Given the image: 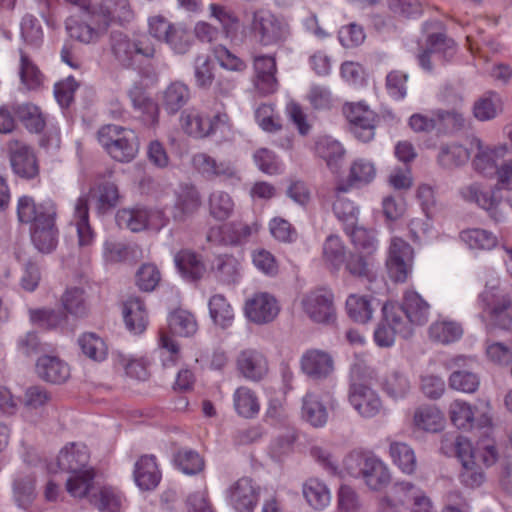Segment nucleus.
Here are the masks:
<instances>
[{"instance_id": "obj_1", "label": "nucleus", "mask_w": 512, "mask_h": 512, "mask_svg": "<svg viewBox=\"0 0 512 512\" xmlns=\"http://www.w3.org/2000/svg\"><path fill=\"white\" fill-rule=\"evenodd\" d=\"M507 153L506 143L482 149V175H491L495 179L490 195L482 200V209L486 210L495 222L504 218L501 209L503 191L512 192V159H504Z\"/></svg>"}, {"instance_id": "obj_2", "label": "nucleus", "mask_w": 512, "mask_h": 512, "mask_svg": "<svg viewBox=\"0 0 512 512\" xmlns=\"http://www.w3.org/2000/svg\"><path fill=\"white\" fill-rule=\"evenodd\" d=\"M97 141L110 158L121 163L134 160L140 149L136 132L116 124L100 127L97 131Z\"/></svg>"}, {"instance_id": "obj_3", "label": "nucleus", "mask_w": 512, "mask_h": 512, "mask_svg": "<svg viewBox=\"0 0 512 512\" xmlns=\"http://www.w3.org/2000/svg\"><path fill=\"white\" fill-rule=\"evenodd\" d=\"M180 127L192 138L203 139L229 127L227 113L211 107L193 108L180 116Z\"/></svg>"}, {"instance_id": "obj_4", "label": "nucleus", "mask_w": 512, "mask_h": 512, "mask_svg": "<svg viewBox=\"0 0 512 512\" xmlns=\"http://www.w3.org/2000/svg\"><path fill=\"white\" fill-rule=\"evenodd\" d=\"M110 52L114 60L124 67H132L137 57L151 58L155 54V46L147 35L116 34L111 37Z\"/></svg>"}, {"instance_id": "obj_5", "label": "nucleus", "mask_w": 512, "mask_h": 512, "mask_svg": "<svg viewBox=\"0 0 512 512\" xmlns=\"http://www.w3.org/2000/svg\"><path fill=\"white\" fill-rule=\"evenodd\" d=\"M116 219L119 226L132 232L145 230L159 232L169 223V217L162 208H123L117 212Z\"/></svg>"}, {"instance_id": "obj_6", "label": "nucleus", "mask_w": 512, "mask_h": 512, "mask_svg": "<svg viewBox=\"0 0 512 512\" xmlns=\"http://www.w3.org/2000/svg\"><path fill=\"white\" fill-rule=\"evenodd\" d=\"M342 114L348 121L353 135L361 142L374 139L379 123V115L364 101H348L342 106Z\"/></svg>"}, {"instance_id": "obj_7", "label": "nucleus", "mask_w": 512, "mask_h": 512, "mask_svg": "<svg viewBox=\"0 0 512 512\" xmlns=\"http://www.w3.org/2000/svg\"><path fill=\"white\" fill-rule=\"evenodd\" d=\"M148 33L158 41L170 46L176 53H185L191 46L189 32L174 23H171L162 15L148 18Z\"/></svg>"}, {"instance_id": "obj_8", "label": "nucleus", "mask_w": 512, "mask_h": 512, "mask_svg": "<svg viewBox=\"0 0 512 512\" xmlns=\"http://www.w3.org/2000/svg\"><path fill=\"white\" fill-rule=\"evenodd\" d=\"M301 308L316 323L329 324L336 319L335 296L327 287H318L305 294Z\"/></svg>"}, {"instance_id": "obj_9", "label": "nucleus", "mask_w": 512, "mask_h": 512, "mask_svg": "<svg viewBox=\"0 0 512 512\" xmlns=\"http://www.w3.org/2000/svg\"><path fill=\"white\" fill-rule=\"evenodd\" d=\"M8 156L13 173L19 178L31 180L39 176L38 157L30 146L18 139L7 142Z\"/></svg>"}, {"instance_id": "obj_10", "label": "nucleus", "mask_w": 512, "mask_h": 512, "mask_svg": "<svg viewBox=\"0 0 512 512\" xmlns=\"http://www.w3.org/2000/svg\"><path fill=\"white\" fill-rule=\"evenodd\" d=\"M134 18L129 0H102L93 13L94 24L99 31H106L111 24L126 25Z\"/></svg>"}, {"instance_id": "obj_11", "label": "nucleus", "mask_w": 512, "mask_h": 512, "mask_svg": "<svg viewBox=\"0 0 512 512\" xmlns=\"http://www.w3.org/2000/svg\"><path fill=\"white\" fill-rule=\"evenodd\" d=\"M277 71L275 56L259 55L253 58V85L260 95H271L278 90Z\"/></svg>"}, {"instance_id": "obj_12", "label": "nucleus", "mask_w": 512, "mask_h": 512, "mask_svg": "<svg viewBox=\"0 0 512 512\" xmlns=\"http://www.w3.org/2000/svg\"><path fill=\"white\" fill-rule=\"evenodd\" d=\"M235 367L238 374L250 382H260L269 373L267 357L253 349L241 351L235 360Z\"/></svg>"}, {"instance_id": "obj_13", "label": "nucleus", "mask_w": 512, "mask_h": 512, "mask_svg": "<svg viewBox=\"0 0 512 512\" xmlns=\"http://www.w3.org/2000/svg\"><path fill=\"white\" fill-rule=\"evenodd\" d=\"M280 311L276 298L267 292L254 293L244 304V314L252 322L263 324L275 319Z\"/></svg>"}, {"instance_id": "obj_14", "label": "nucleus", "mask_w": 512, "mask_h": 512, "mask_svg": "<svg viewBox=\"0 0 512 512\" xmlns=\"http://www.w3.org/2000/svg\"><path fill=\"white\" fill-rule=\"evenodd\" d=\"M41 222L33 225L31 239L36 248L44 253L52 251L57 244V207H47Z\"/></svg>"}, {"instance_id": "obj_15", "label": "nucleus", "mask_w": 512, "mask_h": 512, "mask_svg": "<svg viewBox=\"0 0 512 512\" xmlns=\"http://www.w3.org/2000/svg\"><path fill=\"white\" fill-rule=\"evenodd\" d=\"M301 371L309 378L324 379L334 370V359L330 353L320 349L307 350L300 359Z\"/></svg>"}, {"instance_id": "obj_16", "label": "nucleus", "mask_w": 512, "mask_h": 512, "mask_svg": "<svg viewBox=\"0 0 512 512\" xmlns=\"http://www.w3.org/2000/svg\"><path fill=\"white\" fill-rule=\"evenodd\" d=\"M349 399L354 409L364 418L375 417L383 409L379 395L362 383H356L351 387Z\"/></svg>"}, {"instance_id": "obj_17", "label": "nucleus", "mask_w": 512, "mask_h": 512, "mask_svg": "<svg viewBox=\"0 0 512 512\" xmlns=\"http://www.w3.org/2000/svg\"><path fill=\"white\" fill-rule=\"evenodd\" d=\"M37 376L45 382L61 384L70 378L69 365L56 355H42L35 364Z\"/></svg>"}, {"instance_id": "obj_18", "label": "nucleus", "mask_w": 512, "mask_h": 512, "mask_svg": "<svg viewBox=\"0 0 512 512\" xmlns=\"http://www.w3.org/2000/svg\"><path fill=\"white\" fill-rule=\"evenodd\" d=\"M254 37L263 45L272 44L283 37L282 24L277 18L264 11L254 13L251 24Z\"/></svg>"}, {"instance_id": "obj_19", "label": "nucleus", "mask_w": 512, "mask_h": 512, "mask_svg": "<svg viewBox=\"0 0 512 512\" xmlns=\"http://www.w3.org/2000/svg\"><path fill=\"white\" fill-rule=\"evenodd\" d=\"M133 478L135 484L143 491L155 489L162 478V473L153 455L140 456L133 469Z\"/></svg>"}, {"instance_id": "obj_20", "label": "nucleus", "mask_w": 512, "mask_h": 512, "mask_svg": "<svg viewBox=\"0 0 512 512\" xmlns=\"http://www.w3.org/2000/svg\"><path fill=\"white\" fill-rule=\"evenodd\" d=\"M259 488L250 478L237 480L230 488V501L239 512H251L257 505Z\"/></svg>"}, {"instance_id": "obj_21", "label": "nucleus", "mask_w": 512, "mask_h": 512, "mask_svg": "<svg viewBox=\"0 0 512 512\" xmlns=\"http://www.w3.org/2000/svg\"><path fill=\"white\" fill-rule=\"evenodd\" d=\"M376 247L373 244L364 247V250L350 253L344 261L346 272L355 279H371L374 268Z\"/></svg>"}, {"instance_id": "obj_22", "label": "nucleus", "mask_w": 512, "mask_h": 512, "mask_svg": "<svg viewBox=\"0 0 512 512\" xmlns=\"http://www.w3.org/2000/svg\"><path fill=\"white\" fill-rule=\"evenodd\" d=\"M175 266L180 275L187 281L198 282L207 272L202 257L190 249H182L174 256Z\"/></svg>"}, {"instance_id": "obj_23", "label": "nucleus", "mask_w": 512, "mask_h": 512, "mask_svg": "<svg viewBox=\"0 0 512 512\" xmlns=\"http://www.w3.org/2000/svg\"><path fill=\"white\" fill-rule=\"evenodd\" d=\"M360 473L365 484L371 490H382L391 481V473L389 468L383 461L378 458H363Z\"/></svg>"}, {"instance_id": "obj_24", "label": "nucleus", "mask_w": 512, "mask_h": 512, "mask_svg": "<svg viewBox=\"0 0 512 512\" xmlns=\"http://www.w3.org/2000/svg\"><path fill=\"white\" fill-rule=\"evenodd\" d=\"M345 312L351 321L367 324L374 317V298L371 295L351 293L345 300Z\"/></svg>"}, {"instance_id": "obj_25", "label": "nucleus", "mask_w": 512, "mask_h": 512, "mask_svg": "<svg viewBox=\"0 0 512 512\" xmlns=\"http://www.w3.org/2000/svg\"><path fill=\"white\" fill-rule=\"evenodd\" d=\"M445 416L434 405H423L415 409L412 417L413 428L427 433H437L445 427Z\"/></svg>"}, {"instance_id": "obj_26", "label": "nucleus", "mask_w": 512, "mask_h": 512, "mask_svg": "<svg viewBox=\"0 0 512 512\" xmlns=\"http://www.w3.org/2000/svg\"><path fill=\"white\" fill-rule=\"evenodd\" d=\"M90 453L84 444L69 443L61 449L57 464L61 470L73 472L89 466Z\"/></svg>"}, {"instance_id": "obj_27", "label": "nucleus", "mask_w": 512, "mask_h": 512, "mask_svg": "<svg viewBox=\"0 0 512 512\" xmlns=\"http://www.w3.org/2000/svg\"><path fill=\"white\" fill-rule=\"evenodd\" d=\"M409 125L414 132H430L439 125V130L444 132L455 130L459 126V119L456 114L442 113L438 115V119L429 118L426 115L416 113L409 119Z\"/></svg>"}, {"instance_id": "obj_28", "label": "nucleus", "mask_w": 512, "mask_h": 512, "mask_svg": "<svg viewBox=\"0 0 512 512\" xmlns=\"http://www.w3.org/2000/svg\"><path fill=\"white\" fill-rule=\"evenodd\" d=\"M233 407L239 417L252 419L260 412L261 401L255 390L240 386L233 393Z\"/></svg>"}, {"instance_id": "obj_29", "label": "nucleus", "mask_w": 512, "mask_h": 512, "mask_svg": "<svg viewBox=\"0 0 512 512\" xmlns=\"http://www.w3.org/2000/svg\"><path fill=\"white\" fill-rule=\"evenodd\" d=\"M123 318L131 332H144L148 324V315L143 301L138 297L128 298L123 303Z\"/></svg>"}, {"instance_id": "obj_30", "label": "nucleus", "mask_w": 512, "mask_h": 512, "mask_svg": "<svg viewBox=\"0 0 512 512\" xmlns=\"http://www.w3.org/2000/svg\"><path fill=\"white\" fill-rule=\"evenodd\" d=\"M376 176V169L372 162L365 159L355 160L349 170V175L345 182L340 183L336 191L338 193L347 192L354 186L364 185L371 182Z\"/></svg>"}, {"instance_id": "obj_31", "label": "nucleus", "mask_w": 512, "mask_h": 512, "mask_svg": "<svg viewBox=\"0 0 512 512\" xmlns=\"http://www.w3.org/2000/svg\"><path fill=\"white\" fill-rule=\"evenodd\" d=\"M95 477L96 470L90 465L70 472L65 484L66 490L74 498H83L92 490Z\"/></svg>"}, {"instance_id": "obj_32", "label": "nucleus", "mask_w": 512, "mask_h": 512, "mask_svg": "<svg viewBox=\"0 0 512 512\" xmlns=\"http://www.w3.org/2000/svg\"><path fill=\"white\" fill-rule=\"evenodd\" d=\"M489 305V331L494 328L510 329L512 327V299L507 295H501Z\"/></svg>"}, {"instance_id": "obj_33", "label": "nucleus", "mask_w": 512, "mask_h": 512, "mask_svg": "<svg viewBox=\"0 0 512 512\" xmlns=\"http://www.w3.org/2000/svg\"><path fill=\"white\" fill-rule=\"evenodd\" d=\"M302 419L313 427H322L328 421V410L321 397L308 393L302 402Z\"/></svg>"}, {"instance_id": "obj_34", "label": "nucleus", "mask_w": 512, "mask_h": 512, "mask_svg": "<svg viewBox=\"0 0 512 512\" xmlns=\"http://www.w3.org/2000/svg\"><path fill=\"white\" fill-rule=\"evenodd\" d=\"M74 219L80 246L90 245L94 239V233L89 223V197L80 196L75 203Z\"/></svg>"}, {"instance_id": "obj_35", "label": "nucleus", "mask_w": 512, "mask_h": 512, "mask_svg": "<svg viewBox=\"0 0 512 512\" xmlns=\"http://www.w3.org/2000/svg\"><path fill=\"white\" fill-rule=\"evenodd\" d=\"M14 113L20 123L30 133H41L46 127V117L39 106L26 102L18 105Z\"/></svg>"}, {"instance_id": "obj_36", "label": "nucleus", "mask_w": 512, "mask_h": 512, "mask_svg": "<svg viewBox=\"0 0 512 512\" xmlns=\"http://www.w3.org/2000/svg\"><path fill=\"white\" fill-rule=\"evenodd\" d=\"M392 463L406 475H413L417 470V457L414 449L405 442H393L389 446Z\"/></svg>"}, {"instance_id": "obj_37", "label": "nucleus", "mask_w": 512, "mask_h": 512, "mask_svg": "<svg viewBox=\"0 0 512 512\" xmlns=\"http://www.w3.org/2000/svg\"><path fill=\"white\" fill-rule=\"evenodd\" d=\"M302 493L308 504L313 509L322 510L330 504V489L326 483L319 478H309L303 484Z\"/></svg>"}, {"instance_id": "obj_38", "label": "nucleus", "mask_w": 512, "mask_h": 512, "mask_svg": "<svg viewBox=\"0 0 512 512\" xmlns=\"http://www.w3.org/2000/svg\"><path fill=\"white\" fill-rule=\"evenodd\" d=\"M401 307L407 320L412 324L420 325L428 319L429 305L414 291L405 292Z\"/></svg>"}, {"instance_id": "obj_39", "label": "nucleus", "mask_w": 512, "mask_h": 512, "mask_svg": "<svg viewBox=\"0 0 512 512\" xmlns=\"http://www.w3.org/2000/svg\"><path fill=\"white\" fill-rule=\"evenodd\" d=\"M47 207H56V204L50 200L37 204L32 197L24 195L17 202L18 219L22 223L35 225L45 218L42 214Z\"/></svg>"}, {"instance_id": "obj_40", "label": "nucleus", "mask_w": 512, "mask_h": 512, "mask_svg": "<svg viewBox=\"0 0 512 512\" xmlns=\"http://www.w3.org/2000/svg\"><path fill=\"white\" fill-rule=\"evenodd\" d=\"M209 315L213 323L221 328L230 326L235 319V310L228 299L221 295H213L208 301Z\"/></svg>"}, {"instance_id": "obj_41", "label": "nucleus", "mask_w": 512, "mask_h": 512, "mask_svg": "<svg viewBox=\"0 0 512 512\" xmlns=\"http://www.w3.org/2000/svg\"><path fill=\"white\" fill-rule=\"evenodd\" d=\"M211 272L223 283H234L240 275V262L231 254H220L214 259Z\"/></svg>"}, {"instance_id": "obj_42", "label": "nucleus", "mask_w": 512, "mask_h": 512, "mask_svg": "<svg viewBox=\"0 0 512 512\" xmlns=\"http://www.w3.org/2000/svg\"><path fill=\"white\" fill-rule=\"evenodd\" d=\"M168 325L174 336L190 337L198 330L195 316L188 310L176 309L169 314Z\"/></svg>"}, {"instance_id": "obj_43", "label": "nucleus", "mask_w": 512, "mask_h": 512, "mask_svg": "<svg viewBox=\"0 0 512 512\" xmlns=\"http://www.w3.org/2000/svg\"><path fill=\"white\" fill-rule=\"evenodd\" d=\"M456 454L463 467V475L473 477L477 474L478 450L470 440L460 437L456 442Z\"/></svg>"}, {"instance_id": "obj_44", "label": "nucleus", "mask_w": 512, "mask_h": 512, "mask_svg": "<svg viewBox=\"0 0 512 512\" xmlns=\"http://www.w3.org/2000/svg\"><path fill=\"white\" fill-rule=\"evenodd\" d=\"M258 126L267 133H276L283 128L282 119L272 103H262L255 111Z\"/></svg>"}, {"instance_id": "obj_45", "label": "nucleus", "mask_w": 512, "mask_h": 512, "mask_svg": "<svg viewBox=\"0 0 512 512\" xmlns=\"http://www.w3.org/2000/svg\"><path fill=\"white\" fill-rule=\"evenodd\" d=\"M19 76L22 85L28 90H37L44 83L42 72L25 53L20 56Z\"/></svg>"}, {"instance_id": "obj_46", "label": "nucleus", "mask_w": 512, "mask_h": 512, "mask_svg": "<svg viewBox=\"0 0 512 512\" xmlns=\"http://www.w3.org/2000/svg\"><path fill=\"white\" fill-rule=\"evenodd\" d=\"M61 303L64 311L74 317L81 318L88 314L83 289L77 287L67 289L61 297Z\"/></svg>"}, {"instance_id": "obj_47", "label": "nucleus", "mask_w": 512, "mask_h": 512, "mask_svg": "<svg viewBox=\"0 0 512 512\" xmlns=\"http://www.w3.org/2000/svg\"><path fill=\"white\" fill-rule=\"evenodd\" d=\"M189 98L188 87L181 82H173L165 89L162 100L165 109L175 113L188 102Z\"/></svg>"}, {"instance_id": "obj_48", "label": "nucleus", "mask_w": 512, "mask_h": 512, "mask_svg": "<svg viewBox=\"0 0 512 512\" xmlns=\"http://www.w3.org/2000/svg\"><path fill=\"white\" fill-rule=\"evenodd\" d=\"M81 351L93 361H103L108 355L106 342L95 333H84L79 338Z\"/></svg>"}, {"instance_id": "obj_49", "label": "nucleus", "mask_w": 512, "mask_h": 512, "mask_svg": "<svg viewBox=\"0 0 512 512\" xmlns=\"http://www.w3.org/2000/svg\"><path fill=\"white\" fill-rule=\"evenodd\" d=\"M209 11L210 16L218 21L227 37L236 34L240 26V20L232 10L223 5L212 3L209 5Z\"/></svg>"}, {"instance_id": "obj_50", "label": "nucleus", "mask_w": 512, "mask_h": 512, "mask_svg": "<svg viewBox=\"0 0 512 512\" xmlns=\"http://www.w3.org/2000/svg\"><path fill=\"white\" fill-rule=\"evenodd\" d=\"M318 155L330 168H338L345 156V149L336 140L322 139L316 145Z\"/></svg>"}, {"instance_id": "obj_51", "label": "nucleus", "mask_w": 512, "mask_h": 512, "mask_svg": "<svg viewBox=\"0 0 512 512\" xmlns=\"http://www.w3.org/2000/svg\"><path fill=\"white\" fill-rule=\"evenodd\" d=\"M213 56L219 66L227 71L243 73L247 69L246 61L224 45L216 46L213 49Z\"/></svg>"}, {"instance_id": "obj_52", "label": "nucleus", "mask_w": 512, "mask_h": 512, "mask_svg": "<svg viewBox=\"0 0 512 512\" xmlns=\"http://www.w3.org/2000/svg\"><path fill=\"white\" fill-rule=\"evenodd\" d=\"M470 159V149L457 144L443 146L438 154V162L444 167H456Z\"/></svg>"}, {"instance_id": "obj_53", "label": "nucleus", "mask_w": 512, "mask_h": 512, "mask_svg": "<svg viewBox=\"0 0 512 512\" xmlns=\"http://www.w3.org/2000/svg\"><path fill=\"white\" fill-rule=\"evenodd\" d=\"M451 422L459 429L468 430L474 426L475 411L473 408L461 401H454L449 408Z\"/></svg>"}, {"instance_id": "obj_54", "label": "nucleus", "mask_w": 512, "mask_h": 512, "mask_svg": "<svg viewBox=\"0 0 512 512\" xmlns=\"http://www.w3.org/2000/svg\"><path fill=\"white\" fill-rule=\"evenodd\" d=\"M430 335L436 342L448 344L458 340L462 335V330L454 322L438 321L431 326Z\"/></svg>"}, {"instance_id": "obj_55", "label": "nucleus", "mask_w": 512, "mask_h": 512, "mask_svg": "<svg viewBox=\"0 0 512 512\" xmlns=\"http://www.w3.org/2000/svg\"><path fill=\"white\" fill-rule=\"evenodd\" d=\"M174 462L177 468L187 475L200 473L205 466L203 458L191 450L179 451Z\"/></svg>"}, {"instance_id": "obj_56", "label": "nucleus", "mask_w": 512, "mask_h": 512, "mask_svg": "<svg viewBox=\"0 0 512 512\" xmlns=\"http://www.w3.org/2000/svg\"><path fill=\"white\" fill-rule=\"evenodd\" d=\"M28 314L29 320L33 325L44 328L46 330L56 329L62 323L61 315L53 309H30Z\"/></svg>"}, {"instance_id": "obj_57", "label": "nucleus", "mask_w": 512, "mask_h": 512, "mask_svg": "<svg viewBox=\"0 0 512 512\" xmlns=\"http://www.w3.org/2000/svg\"><path fill=\"white\" fill-rule=\"evenodd\" d=\"M285 113L288 119L296 126L300 135L306 136L310 133L312 124L303 107L298 102L294 100L288 101L285 106Z\"/></svg>"}, {"instance_id": "obj_58", "label": "nucleus", "mask_w": 512, "mask_h": 512, "mask_svg": "<svg viewBox=\"0 0 512 512\" xmlns=\"http://www.w3.org/2000/svg\"><path fill=\"white\" fill-rule=\"evenodd\" d=\"M119 364L123 369L125 376L132 381H146L150 377L148 363L142 358H123L120 360Z\"/></svg>"}, {"instance_id": "obj_59", "label": "nucleus", "mask_w": 512, "mask_h": 512, "mask_svg": "<svg viewBox=\"0 0 512 512\" xmlns=\"http://www.w3.org/2000/svg\"><path fill=\"white\" fill-rule=\"evenodd\" d=\"M408 380L399 373L387 375L382 382V389L390 397L399 399L404 397L409 391Z\"/></svg>"}, {"instance_id": "obj_60", "label": "nucleus", "mask_w": 512, "mask_h": 512, "mask_svg": "<svg viewBox=\"0 0 512 512\" xmlns=\"http://www.w3.org/2000/svg\"><path fill=\"white\" fill-rule=\"evenodd\" d=\"M201 206V198L195 191H187L183 193L175 206V218H185L198 211Z\"/></svg>"}, {"instance_id": "obj_61", "label": "nucleus", "mask_w": 512, "mask_h": 512, "mask_svg": "<svg viewBox=\"0 0 512 512\" xmlns=\"http://www.w3.org/2000/svg\"><path fill=\"white\" fill-rule=\"evenodd\" d=\"M252 262L259 271L268 276L278 273L279 265L276 257L264 248L257 249L252 253Z\"/></svg>"}, {"instance_id": "obj_62", "label": "nucleus", "mask_w": 512, "mask_h": 512, "mask_svg": "<svg viewBox=\"0 0 512 512\" xmlns=\"http://www.w3.org/2000/svg\"><path fill=\"white\" fill-rule=\"evenodd\" d=\"M388 7L394 17L410 19L421 14V5L417 0H388Z\"/></svg>"}, {"instance_id": "obj_63", "label": "nucleus", "mask_w": 512, "mask_h": 512, "mask_svg": "<svg viewBox=\"0 0 512 512\" xmlns=\"http://www.w3.org/2000/svg\"><path fill=\"white\" fill-rule=\"evenodd\" d=\"M120 201L117 186L113 183H104L97 188V207L101 211L115 207Z\"/></svg>"}, {"instance_id": "obj_64", "label": "nucleus", "mask_w": 512, "mask_h": 512, "mask_svg": "<svg viewBox=\"0 0 512 512\" xmlns=\"http://www.w3.org/2000/svg\"><path fill=\"white\" fill-rule=\"evenodd\" d=\"M414 261H402L394 258L386 260L385 266L389 279L394 283H404L408 280Z\"/></svg>"}]
</instances>
